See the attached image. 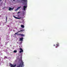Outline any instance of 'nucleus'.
<instances>
[{
	"instance_id": "f257e3e1",
	"label": "nucleus",
	"mask_w": 67,
	"mask_h": 67,
	"mask_svg": "<svg viewBox=\"0 0 67 67\" xmlns=\"http://www.w3.org/2000/svg\"><path fill=\"white\" fill-rule=\"evenodd\" d=\"M19 50H20V53H23V49L21 48H20L19 49Z\"/></svg>"
},
{
	"instance_id": "f03ea898",
	"label": "nucleus",
	"mask_w": 67,
	"mask_h": 67,
	"mask_svg": "<svg viewBox=\"0 0 67 67\" xmlns=\"http://www.w3.org/2000/svg\"><path fill=\"white\" fill-rule=\"evenodd\" d=\"M10 66L11 67H14L16 66V64H15V65H13L12 64H10Z\"/></svg>"
},
{
	"instance_id": "7ed1b4c3",
	"label": "nucleus",
	"mask_w": 67,
	"mask_h": 67,
	"mask_svg": "<svg viewBox=\"0 0 67 67\" xmlns=\"http://www.w3.org/2000/svg\"><path fill=\"white\" fill-rule=\"evenodd\" d=\"M13 9H14V8H12L11 7H9V11H11V10H13Z\"/></svg>"
},
{
	"instance_id": "20e7f679",
	"label": "nucleus",
	"mask_w": 67,
	"mask_h": 67,
	"mask_svg": "<svg viewBox=\"0 0 67 67\" xmlns=\"http://www.w3.org/2000/svg\"><path fill=\"white\" fill-rule=\"evenodd\" d=\"M13 17L14 18H15V19H21V18H22V17H20V18L16 17L14 16H13Z\"/></svg>"
},
{
	"instance_id": "39448f33",
	"label": "nucleus",
	"mask_w": 67,
	"mask_h": 67,
	"mask_svg": "<svg viewBox=\"0 0 67 67\" xmlns=\"http://www.w3.org/2000/svg\"><path fill=\"white\" fill-rule=\"evenodd\" d=\"M27 8V7L26 6L24 5V6L23 8H24V10L25 11V9Z\"/></svg>"
},
{
	"instance_id": "423d86ee",
	"label": "nucleus",
	"mask_w": 67,
	"mask_h": 67,
	"mask_svg": "<svg viewBox=\"0 0 67 67\" xmlns=\"http://www.w3.org/2000/svg\"><path fill=\"white\" fill-rule=\"evenodd\" d=\"M18 35H20V36H25V35H23L22 34H17Z\"/></svg>"
},
{
	"instance_id": "0eeeda50",
	"label": "nucleus",
	"mask_w": 67,
	"mask_h": 67,
	"mask_svg": "<svg viewBox=\"0 0 67 67\" xmlns=\"http://www.w3.org/2000/svg\"><path fill=\"white\" fill-rule=\"evenodd\" d=\"M20 8H21V7H19L17 8L15 10V11H18V10H19Z\"/></svg>"
},
{
	"instance_id": "6e6552de",
	"label": "nucleus",
	"mask_w": 67,
	"mask_h": 67,
	"mask_svg": "<svg viewBox=\"0 0 67 67\" xmlns=\"http://www.w3.org/2000/svg\"><path fill=\"white\" fill-rule=\"evenodd\" d=\"M59 46V44L58 43L57 44H56V48L57 47Z\"/></svg>"
},
{
	"instance_id": "1a4fd4ad",
	"label": "nucleus",
	"mask_w": 67,
	"mask_h": 67,
	"mask_svg": "<svg viewBox=\"0 0 67 67\" xmlns=\"http://www.w3.org/2000/svg\"><path fill=\"white\" fill-rule=\"evenodd\" d=\"M21 27H23V28H24V25H21Z\"/></svg>"
},
{
	"instance_id": "9d476101",
	"label": "nucleus",
	"mask_w": 67,
	"mask_h": 67,
	"mask_svg": "<svg viewBox=\"0 0 67 67\" xmlns=\"http://www.w3.org/2000/svg\"><path fill=\"white\" fill-rule=\"evenodd\" d=\"M23 1H25L24 2H27V0H22Z\"/></svg>"
},
{
	"instance_id": "9b49d317",
	"label": "nucleus",
	"mask_w": 67,
	"mask_h": 67,
	"mask_svg": "<svg viewBox=\"0 0 67 67\" xmlns=\"http://www.w3.org/2000/svg\"><path fill=\"white\" fill-rule=\"evenodd\" d=\"M20 41H22L23 40V38H20Z\"/></svg>"
},
{
	"instance_id": "f8f14e48",
	"label": "nucleus",
	"mask_w": 67,
	"mask_h": 67,
	"mask_svg": "<svg viewBox=\"0 0 67 67\" xmlns=\"http://www.w3.org/2000/svg\"><path fill=\"white\" fill-rule=\"evenodd\" d=\"M14 53H16L17 52V50H14Z\"/></svg>"
},
{
	"instance_id": "ddd939ff",
	"label": "nucleus",
	"mask_w": 67,
	"mask_h": 67,
	"mask_svg": "<svg viewBox=\"0 0 67 67\" xmlns=\"http://www.w3.org/2000/svg\"><path fill=\"white\" fill-rule=\"evenodd\" d=\"M25 31V30L24 29L22 30H20V32H22L23 31Z\"/></svg>"
},
{
	"instance_id": "4468645a",
	"label": "nucleus",
	"mask_w": 67,
	"mask_h": 67,
	"mask_svg": "<svg viewBox=\"0 0 67 67\" xmlns=\"http://www.w3.org/2000/svg\"><path fill=\"white\" fill-rule=\"evenodd\" d=\"M18 33H17V32L16 33H15V35L16 34H17V35H18V34H18Z\"/></svg>"
},
{
	"instance_id": "2eb2a0df",
	"label": "nucleus",
	"mask_w": 67,
	"mask_h": 67,
	"mask_svg": "<svg viewBox=\"0 0 67 67\" xmlns=\"http://www.w3.org/2000/svg\"><path fill=\"white\" fill-rule=\"evenodd\" d=\"M19 32H21V31H18V32H17V33H19Z\"/></svg>"
},
{
	"instance_id": "dca6fc26",
	"label": "nucleus",
	"mask_w": 67,
	"mask_h": 67,
	"mask_svg": "<svg viewBox=\"0 0 67 67\" xmlns=\"http://www.w3.org/2000/svg\"><path fill=\"white\" fill-rule=\"evenodd\" d=\"M19 13H20V12H18V13H17V14H19Z\"/></svg>"
},
{
	"instance_id": "f3484780",
	"label": "nucleus",
	"mask_w": 67,
	"mask_h": 67,
	"mask_svg": "<svg viewBox=\"0 0 67 67\" xmlns=\"http://www.w3.org/2000/svg\"><path fill=\"white\" fill-rule=\"evenodd\" d=\"M6 20H7V17H6Z\"/></svg>"
},
{
	"instance_id": "a211bd4d",
	"label": "nucleus",
	"mask_w": 67,
	"mask_h": 67,
	"mask_svg": "<svg viewBox=\"0 0 67 67\" xmlns=\"http://www.w3.org/2000/svg\"><path fill=\"white\" fill-rule=\"evenodd\" d=\"M18 15V16H20L19 15Z\"/></svg>"
},
{
	"instance_id": "6ab92c4d",
	"label": "nucleus",
	"mask_w": 67,
	"mask_h": 67,
	"mask_svg": "<svg viewBox=\"0 0 67 67\" xmlns=\"http://www.w3.org/2000/svg\"><path fill=\"white\" fill-rule=\"evenodd\" d=\"M54 46H55V45H54Z\"/></svg>"
},
{
	"instance_id": "aec40b11",
	"label": "nucleus",
	"mask_w": 67,
	"mask_h": 67,
	"mask_svg": "<svg viewBox=\"0 0 67 67\" xmlns=\"http://www.w3.org/2000/svg\"><path fill=\"white\" fill-rule=\"evenodd\" d=\"M2 0H0V1H1Z\"/></svg>"
},
{
	"instance_id": "412c9836",
	"label": "nucleus",
	"mask_w": 67,
	"mask_h": 67,
	"mask_svg": "<svg viewBox=\"0 0 67 67\" xmlns=\"http://www.w3.org/2000/svg\"><path fill=\"white\" fill-rule=\"evenodd\" d=\"M13 1H15V0H13Z\"/></svg>"
},
{
	"instance_id": "4be33fe9",
	"label": "nucleus",
	"mask_w": 67,
	"mask_h": 67,
	"mask_svg": "<svg viewBox=\"0 0 67 67\" xmlns=\"http://www.w3.org/2000/svg\"><path fill=\"white\" fill-rule=\"evenodd\" d=\"M21 58L22 59V57H21Z\"/></svg>"
}]
</instances>
